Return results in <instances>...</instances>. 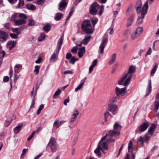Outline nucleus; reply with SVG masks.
<instances>
[{
    "instance_id": "obj_1",
    "label": "nucleus",
    "mask_w": 159,
    "mask_h": 159,
    "mask_svg": "<svg viewBox=\"0 0 159 159\" xmlns=\"http://www.w3.org/2000/svg\"><path fill=\"white\" fill-rule=\"evenodd\" d=\"M142 6V3L141 1L139 0L137 2L135 7L137 13L139 14L141 13L142 16L141 17H139L138 18L137 23L138 24H140L142 23L143 19L144 18V16L148 12V6L147 2H145L142 8V10H141Z\"/></svg>"
},
{
    "instance_id": "obj_2",
    "label": "nucleus",
    "mask_w": 159,
    "mask_h": 159,
    "mask_svg": "<svg viewBox=\"0 0 159 159\" xmlns=\"http://www.w3.org/2000/svg\"><path fill=\"white\" fill-rule=\"evenodd\" d=\"M81 27L83 30L87 34H92L93 32L91 24L89 20H84L82 24Z\"/></svg>"
},
{
    "instance_id": "obj_3",
    "label": "nucleus",
    "mask_w": 159,
    "mask_h": 159,
    "mask_svg": "<svg viewBox=\"0 0 159 159\" xmlns=\"http://www.w3.org/2000/svg\"><path fill=\"white\" fill-rule=\"evenodd\" d=\"M132 77V75H128L125 74L120 80L118 82L119 85H123L126 86L129 84V82Z\"/></svg>"
},
{
    "instance_id": "obj_4",
    "label": "nucleus",
    "mask_w": 159,
    "mask_h": 159,
    "mask_svg": "<svg viewBox=\"0 0 159 159\" xmlns=\"http://www.w3.org/2000/svg\"><path fill=\"white\" fill-rule=\"evenodd\" d=\"M19 17L20 19L16 20L14 22L16 25H21L25 23L27 17L25 14L20 13L19 15Z\"/></svg>"
},
{
    "instance_id": "obj_5",
    "label": "nucleus",
    "mask_w": 159,
    "mask_h": 159,
    "mask_svg": "<svg viewBox=\"0 0 159 159\" xmlns=\"http://www.w3.org/2000/svg\"><path fill=\"white\" fill-rule=\"evenodd\" d=\"M99 6L98 3L95 2L91 6V8L89 11L90 13L92 15H96L97 14Z\"/></svg>"
},
{
    "instance_id": "obj_6",
    "label": "nucleus",
    "mask_w": 159,
    "mask_h": 159,
    "mask_svg": "<svg viewBox=\"0 0 159 159\" xmlns=\"http://www.w3.org/2000/svg\"><path fill=\"white\" fill-rule=\"evenodd\" d=\"M48 145L51 148L52 151L55 152L57 150V146L55 139L51 138L50 139Z\"/></svg>"
},
{
    "instance_id": "obj_7",
    "label": "nucleus",
    "mask_w": 159,
    "mask_h": 159,
    "mask_svg": "<svg viewBox=\"0 0 159 159\" xmlns=\"http://www.w3.org/2000/svg\"><path fill=\"white\" fill-rule=\"evenodd\" d=\"M108 42V39L107 38L104 39L102 41L99 48V51L102 54L104 53V48Z\"/></svg>"
},
{
    "instance_id": "obj_8",
    "label": "nucleus",
    "mask_w": 159,
    "mask_h": 159,
    "mask_svg": "<svg viewBox=\"0 0 159 159\" xmlns=\"http://www.w3.org/2000/svg\"><path fill=\"white\" fill-rule=\"evenodd\" d=\"M79 114V112L77 110H75L74 111L71 115V117L70 120L69 122L70 123H73L76 120Z\"/></svg>"
},
{
    "instance_id": "obj_9",
    "label": "nucleus",
    "mask_w": 159,
    "mask_h": 159,
    "mask_svg": "<svg viewBox=\"0 0 159 159\" xmlns=\"http://www.w3.org/2000/svg\"><path fill=\"white\" fill-rule=\"evenodd\" d=\"M108 106L109 111H111L114 115L116 114L118 110L117 106L113 104H110Z\"/></svg>"
},
{
    "instance_id": "obj_10",
    "label": "nucleus",
    "mask_w": 159,
    "mask_h": 159,
    "mask_svg": "<svg viewBox=\"0 0 159 159\" xmlns=\"http://www.w3.org/2000/svg\"><path fill=\"white\" fill-rule=\"evenodd\" d=\"M126 89V87L120 89L117 87H116L115 88V93L117 96H119L125 93Z\"/></svg>"
},
{
    "instance_id": "obj_11",
    "label": "nucleus",
    "mask_w": 159,
    "mask_h": 159,
    "mask_svg": "<svg viewBox=\"0 0 159 159\" xmlns=\"http://www.w3.org/2000/svg\"><path fill=\"white\" fill-rule=\"evenodd\" d=\"M63 39L62 37H60L59 39L57 44L56 48V52L57 53H58L60 49L61 46L63 43Z\"/></svg>"
},
{
    "instance_id": "obj_12",
    "label": "nucleus",
    "mask_w": 159,
    "mask_h": 159,
    "mask_svg": "<svg viewBox=\"0 0 159 159\" xmlns=\"http://www.w3.org/2000/svg\"><path fill=\"white\" fill-rule=\"evenodd\" d=\"M16 43V42L12 40L10 41L7 44V47L9 50H11L15 46Z\"/></svg>"
},
{
    "instance_id": "obj_13",
    "label": "nucleus",
    "mask_w": 159,
    "mask_h": 159,
    "mask_svg": "<svg viewBox=\"0 0 159 159\" xmlns=\"http://www.w3.org/2000/svg\"><path fill=\"white\" fill-rule=\"evenodd\" d=\"M23 124L22 123L18 124L17 126L13 129L14 134H17L19 133L21 129L23 126Z\"/></svg>"
},
{
    "instance_id": "obj_14",
    "label": "nucleus",
    "mask_w": 159,
    "mask_h": 159,
    "mask_svg": "<svg viewBox=\"0 0 159 159\" xmlns=\"http://www.w3.org/2000/svg\"><path fill=\"white\" fill-rule=\"evenodd\" d=\"M66 0H62L59 4V7L58 9L60 11H62L65 8L67 5V3L66 2Z\"/></svg>"
},
{
    "instance_id": "obj_15",
    "label": "nucleus",
    "mask_w": 159,
    "mask_h": 159,
    "mask_svg": "<svg viewBox=\"0 0 159 159\" xmlns=\"http://www.w3.org/2000/svg\"><path fill=\"white\" fill-rule=\"evenodd\" d=\"M120 134V132L114 129L111 130L109 131V136H116Z\"/></svg>"
},
{
    "instance_id": "obj_16",
    "label": "nucleus",
    "mask_w": 159,
    "mask_h": 159,
    "mask_svg": "<svg viewBox=\"0 0 159 159\" xmlns=\"http://www.w3.org/2000/svg\"><path fill=\"white\" fill-rule=\"evenodd\" d=\"M135 18V15H132L128 19L127 22L126 24L127 27H129L132 24Z\"/></svg>"
},
{
    "instance_id": "obj_17",
    "label": "nucleus",
    "mask_w": 159,
    "mask_h": 159,
    "mask_svg": "<svg viewBox=\"0 0 159 159\" xmlns=\"http://www.w3.org/2000/svg\"><path fill=\"white\" fill-rule=\"evenodd\" d=\"M100 150H102L103 152H104L103 150L102 149L101 147V144H100V143H98L97 148L94 151V153L96 154L98 157L100 156L101 155V153L100 152Z\"/></svg>"
},
{
    "instance_id": "obj_18",
    "label": "nucleus",
    "mask_w": 159,
    "mask_h": 159,
    "mask_svg": "<svg viewBox=\"0 0 159 159\" xmlns=\"http://www.w3.org/2000/svg\"><path fill=\"white\" fill-rule=\"evenodd\" d=\"M7 33L0 30V39H2L3 40L5 41L7 39Z\"/></svg>"
},
{
    "instance_id": "obj_19",
    "label": "nucleus",
    "mask_w": 159,
    "mask_h": 159,
    "mask_svg": "<svg viewBox=\"0 0 159 159\" xmlns=\"http://www.w3.org/2000/svg\"><path fill=\"white\" fill-rule=\"evenodd\" d=\"M148 126V123L145 122L139 127V129L140 131H144L147 129Z\"/></svg>"
},
{
    "instance_id": "obj_20",
    "label": "nucleus",
    "mask_w": 159,
    "mask_h": 159,
    "mask_svg": "<svg viewBox=\"0 0 159 159\" xmlns=\"http://www.w3.org/2000/svg\"><path fill=\"white\" fill-rule=\"evenodd\" d=\"M136 69V67L135 66L133 65L130 66L129 67L128 71L126 74L128 75H132V74L134 72Z\"/></svg>"
},
{
    "instance_id": "obj_21",
    "label": "nucleus",
    "mask_w": 159,
    "mask_h": 159,
    "mask_svg": "<svg viewBox=\"0 0 159 159\" xmlns=\"http://www.w3.org/2000/svg\"><path fill=\"white\" fill-rule=\"evenodd\" d=\"M91 38V36L90 35L85 36L84 38L82 40L83 44L85 45H86L90 41Z\"/></svg>"
},
{
    "instance_id": "obj_22",
    "label": "nucleus",
    "mask_w": 159,
    "mask_h": 159,
    "mask_svg": "<svg viewBox=\"0 0 159 159\" xmlns=\"http://www.w3.org/2000/svg\"><path fill=\"white\" fill-rule=\"evenodd\" d=\"M79 51L78 52V55L80 58H81L83 55L84 53L85 52V48L83 47L79 49Z\"/></svg>"
},
{
    "instance_id": "obj_23",
    "label": "nucleus",
    "mask_w": 159,
    "mask_h": 159,
    "mask_svg": "<svg viewBox=\"0 0 159 159\" xmlns=\"http://www.w3.org/2000/svg\"><path fill=\"white\" fill-rule=\"evenodd\" d=\"M107 143H108L107 141L103 143L102 142L101 143V147L102 150H103V149H105V150H107L108 149V148L107 145Z\"/></svg>"
},
{
    "instance_id": "obj_24",
    "label": "nucleus",
    "mask_w": 159,
    "mask_h": 159,
    "mask_svg": "<svg viewBox=\"0 0 159 159\" xmlns=\"http://www.w3.org/2000/svg\"><path fill=\"white\" fill-rule=\"evenodd\" d=\"M152 91V86H151V80H149L148 84V89L147 90V92L148 93L146 95V96L148 95V94L150 93Z\"/></svg>"
},
{
    "instance_id": "obj_25",
    "label": "nucleus",
    "mask_w": 159,
    "mask_h": 159,
    "mask_svg": "<svg viewBox=\"0 0 159 159\" xmlns=\"http://www.w3.org/2000/svg\"><path fill=\"white\" fill-rule=\"evenodd\" d=\"M116 54L114 53L113 54L111 57V60L108 62V64L109 65H111V64H112L113 63H114L116 60Z\"/></svg>"
},
{
    "instance_id": "obj_26",
    "label": "nucleus",
    "mask_w": 159,
    "mask_h": 159,
    "mask_svg": "<svg viewBox=\"0 0 159 159\" xmlns=\"http://www.w3.org/2000/svg\"><path fill=\"white\" fill-rule=\"evenodd\" d=\"M63 16V14L60 13H57L56 16L54 18L55 20L56 21L60 20Z\"/></svg>"
},
{
    "instance_id": "obj_27",
    "label": "nucleus",
    "mask_w": 159,
    "mask_h": 159,
    "mask_svg": "<svg viewBox=\"0 0 159 159\" xmlns=\"http://www.w3.org/2000/svg\"><path fill=\"white\" fill-rule=\"evenodd\" d=\"M26 7L28 9L31 10H34L36 9V7L34 5L30 3L27 4L26 5Z\"/></svg>"
},
{
    "instance_id": "obj_28",
    "label": "nucleus",
    "mask_w": 159,
    "mask_h": 159,
    "mask_svg": "<svg viewBox=\"0 0 159 159\" xmlns=\"http://www.w3.org/2000/svg\"><path fill=\"white\" fill-rule=\"evenodd\" d=\"M128 150L129 152H132L133 150V142L131 141L129 142L128 146Z\"/></svg>"
},
{
    "instance_id": "obj_29",
    "label": "nucleus",
    "mask_w": 159,
    "mask_h": 159,
    "mask_svg": "<svg viewBox=\"0 0 159 159\" xmlns=\"http://www.w3.org/2000/svg\"><path fill=\"white\" fill-rule=\"evenodd\" d=\"M57 59L56 54L55 53H53L50 57V60L51 61H55L57 60Z\"/></svg>"
},
{
    "instance_id": "obj_30",
    "label": "nucleus",
    "mask_w": 159,
    "mask_h": 159,
    "mask_svg": "<svg viewBox=\"0 0 159 159\" xmlns=\"http://www.w3.org/2000/svg\"><path fill=\"white\" fill-rule=\"evenodd\" d=\"M121 129V126L117 122L114 125V129L120 131Z\"/></svg>"
},
{
    "instance_id": "obj_31",
    "label": "nucleus",
    "mask_w": 159,
    "mask_h": 159,
    "mask_svg": "<svg viewBox=\"0 0 159 159\" xmlns=\"http://www.w3.org/2000/svg\"><path fill=\"white\" fill-rule=\"evenodd\" d=\"M51 28V25L49 24H47L43 27V30L46 32H48L50 30Z\"/></svg>"
},
{
    "instance_id": "obj_32",
    "label": "nucleus",
    "mask_w": 159,
    "mask_h": 159,
    "mask_svg": "<svg viewBox=\"0 0 159 159\" xmlns=\"http://www.w3.org/2000/svg\"><path fill=\"white\" fill-rule=\"evenodd\" d=\"M156 127L155 124H152L148 129V132L150 134H152L153 133V131Z\"/></svg>"
},
{
    "instance_id": "obj_33",
    "label": "nucleus",
    "mask_w": 159,
    "mask_h": 159,
    "mask_svg": "<svg viewBox=\"0 0 159 159\" xmlns=\"http://www.w3.org/2000/svg\"><path fill=\"white\" fill-rule=\"evenodd\" d=\"M143 29L142 27H139L137 28L135 32L137 33L138 35H139L142 33Z\"/></svg>"
},
{
    "instance_id": "obj_34",
    "label": "nucleus",
    "mask_w": 159,
    "mask_h": 159,
    "mask_svg": "<svg viewBox=\"0 0 159 159\" xmlns=\"http://www.w3.org/2000/svg\"><path fill=\"white\" fill-rule=\"evenodd\" d=\"M158 67V65L157 64H155L153 67V68L151 72V75L153 76L154 74L155 73Z\"/></svg>"
},
{
    "instance_id": "obj_35",
    "label": "nucleus",
    "mask_w": 159,
    "mask_h": 159,
    "mask_svg": "<svg viewBox=\"0 0 159 159\" xmlns=\"http://www.w3.org/2000/svg\"><path fill=\"white\" fill-rule=\"evenodd\" d=\"M28 21L29 23L28 24V25L29 26H33L35 24V21L32 19H30Z\"/></svg>"
},
{
    "instance_id": "obj_36",
    "label": "nucleus",
    "mask_w": 159,
    "mask_h": 159,
    "mask_svg": "<svg viewBox=\"0 0 159 159\" xmlns=\"http://www.w3.org/2000/svg\"><path fill=\"white\" fill-rule=\"evenodd\" d=\"M61 89H58L54 93L53 95V98H57L61 93Z\"/></svg>"
},
{
    "instance_id": "obj_37",
    "label": "nucleus",
    "mask_w": 159,
    "mask_h": 159,
    "mask_svg": "<svg viewBox=\"0 0 159 159\" xmlns=\"http://www.w3.org/2000/svg\"><path fill=\"white\" fill-rule=\"evenodd\" d=\"M45 37V34L44 33H43L38 38L39 42H42L44 40Z\"/></svg>"
},
{
    "instance_id": "obj_38",
    "label": "nucleus",
    "mask_w": 159,
    "mask_h": 159,
    "mask_svg": "<svg viewBox=\"0 0 159 159\" xmlns=\"http://www.w3.org/2000/svg\"><path fill=\"white\" fill-rule=\"evenodd\" d=\"M44 108V105L43 104H41L39 107L38 109L37 110V114L38 115H39L41 111L42 110L43 108Z\"/></svg>"
},
{
    "instance_id": "obj_39",
    "label": "nucleus",
    "mask_w": 159,
    "mask_h": 159,
    "mask_svg": "<svg viewBox=\"0 0 159 159\" xmlns=\"http://www.w3.org/2000/svg\"><path fill=\"white\" fill-rule=\"evenodd\" d=\"M139 35H138L135 32L131 34V39L132 40H134L136 39L139 36Z\"/></svg>"
},
{
    "instance_id": "obj_40",
    "label": "nucleus",
    "mask_w": 159,
    "mask_h": 159,
    "mask_svg": "<svg viewBox=\"0 0 159 159\" xmlns=\"http://www.w3.org/2000/svg\"><path fill=\"white\" fill-rule=\"evenodd\" d=\"M155 108L154 109V111L156 112L159 107V102L155 101Z\"/></svg>"
},
{
    "instance_id": "obj_41",
    "label": "nucleus",
    "mask_w": 159,
    "mask_h": 159,
    "mask_svg": "<svg viewBox=\"0 0 159 159\" xmlns=\"http://www.w3.org/2000/svg\"><path fill=\"white\" fill-rule=\"evenodd\" d=\"M24 5V2L23 0H19V3L16 6V8H19L20 7L23 6Z\"/></svg>"
},
{
    "instance_id": "obj_42",
    "label": "nucleus",
    "mask_w": 159,
    "mask_h": 159,
    "mask_svg": "<svg viewBox=\"0 0 159 159\" xmlns=\"http://www.w3.org/2000/svg\"><path fill=\"white\" fill-rule=\"evenodd\" d=\"M12 30L13 31L16 32L18 35L20 34L21 31V29L19 28H13Z\"/></svg>"
},
{
    "instance_id": "obj_43",
    "label": "nucleus",
    "mask_w": 159,
    "mask_h": 159,
    "mask_svg": "<svg viewBox=\"0 0 159 159\" xmlns=\"http://www.w3.org/2000/svg\"><path fill=\"white\" fill-rule=\"evenodd\" d=\"M36 92H34V88H33V90L31 92V97H33L34 98L35 97L36 95V92L37 91V89L39 88V86H37V85H36Z\"/></svg>"
},
{
    "instance_id": "obj_44",
    "label": "nucleus",
    "mask_w": 159,
    "mask_h": 159,
    "mask_svg": "<svg viewBox=\"0 0 159 159\" xmlns=\"http://www.w3.org/2000/svg\"><path fill=\"white\" fill-rule=\"evenodd\" d=\"M84 85V83H81L80 85H79L77 87H76L75 89V91L76 92L77 91L81 89H82L83 85Z\"/></svg>"
},
{
    "instance_id": "obj_45",
    "label": "nucleus",
    "mask_w": 159,
    "mask_h": 159,
    "mask_svg": "<svg viewBox=\"0 0 159 159\" xmlns=\"http://www.w3.org/2000/svg\"><path fill=\"white\" fill-rule=\"evenodd\" d=\"M18 13H15L14 15H12L11 17V20L12 21H13L14 22L15 21V20H16V19L18 17Z\"/></svg>"
},
{
    "instance_id": "obj_46",
    "label": "nucleus",
    "mask_w": 159,
    "mask_h": 159,
    "mask_svg": "<svg viewBox=\"0 0 159 159\" xmlns=\"http://www.w3.org/2000/svg\"><path fill=\"white\" fill-rule=\"evenodd\" d=\"M40 69V67L39 66H36L35 67V69L34 71L36 72V75H38L39 73V70Z\"/></svg>"
},
{
    "instance_id": "obj_47",
    "label": "nucleus",
    "mask_w": 159,
    "mask_h": 159,
    "mask_svg": "<svg viewBox=\"0 0 159 159\" xmlns=\"http://www.w3.org/2000/svg\"><path fill=\"white\" fill-rule=\"evenodd\" d=\"M77 59L75 58L74 57H73L70 61L69 62L70 64H74L75 63V61H77Z\"/></svg>"
},
{
    "instance_id": "obj_48",
    "label": "nucleus",
    "mask_w": 159,
    "mask_h": 159,
    "mask_svg": "<svg viewBox=\"0 0 159 159\" xmlns=\"http://www.w3.org/2000/svg\"><path fill=\"white\" fill-rule=\"evenodd\" d=\"M18 34H14L11 33L10 34V36L13 39H17L18 38Z\"/></svg>"
},
{
    "instance_id": "obj_49",
    "label": "nucleus",
    "mask_w": 159,
    "mask_h": 159,
    "mask_svg": "<svg viewBox=\"0 0 159 159\" xmlns=\"http://www.w3.org/2000/svg\"><path fill=\"white\" fill-rule=\"evenodd\" d=\"M78 50V47H74L71 50V52L75 53H76Z\"/></svg>"
},
{
    "instance_id": "obj_50",
    "label": "nucleus",
    "mask_w": 159,
    "mask_h": 159,
    "mask_svg": "<svg viewBox=\"0 0 159 159\" xmlns=\"http://www.w3.org/2000/svg\"><path fill=\"white\" fill-rule=\"evenodd\" d=\"M35 131H34L33 132L32 134L27 139V140L28 141H30L31 139H32L33 136H34V134L35 133Z\"/></svg>"
},
{
    "instance_id": "obj_51",
    "label": "nucleus",
    "mask_w": 159,
    "mask_h": 159,
    "mask_svg": "<svg viewBox=\"0 0 159 159\" xmlns=\"http://www.w3.org/2000/svg\"><path fill=\"white\" fill-rule=\"evenodd\" d=\"M83 44V41H77L76 43V45L80 47Z\"/></svg>"
},
{
    "instance_id": "obj_52",
    "label": "nucleus",
    "mask_w": 159,
    "mask_h": 159,
    "mask_svg": "<svg viewBox=\"0 0 159 159\" xmlns=\"http://www.w3.org/2000/svg\"><path fill=\"white\" fill-rule=\"evenodd\" d=\"M58 120H57L55 121L54 122L53 124V126L56 127V128H58L59 127V126H58Z\"/></svg>"
},
{
    "instance_id": "obj_53",
    "label": "nucleus",
    "mask_w": 159,
    "mask_h": 159,
    "mask_svg": "<svg viewBox=\"0 0 159 159\" xmlns=\"http://www.w3.org/2000/svg\"><path fill=\"white\" fill-rule=\"evenodd\" d=\"M130 30H125L124 34L125 35H126V36H127L130 34Z\"/></svg>"
},
{
    "instance_id": "obj_54",
    "label": "nucleus",
    "mask_w": 159,
    "mask_h": 159,
    "mask_svg": "<svg viewBox=\"0 0 159 159\" xmlns=\"http://www.w3.org/2000/svg\"><path fill=\"white\" fill-rule=\"evenodd\" d=\"M139 141L141 143V144H143L144 142L143 138L142 136H140L139 138Z\"/></svg>"
},
{
    "instance_id": "obj_55",
    "label": "nucleus",
    "mask_w": 159,
    "mask_h": 159,
    "mask_svg": "<svg viewBox=\"0 0 159 159\" xmlns=\"http://www.w3.org/2000/svg\"><path fill=\"white\" fill-rule=\"evenodd\" d=\"M107 134L104 137H102L101 140H100V141L99 142V143H100V144H101V143L102 142V141L105 139L107 137Z\"/></svg>"
},
{
    "instance_id": "obj_56",
    "label": "nucleus",
    "mask_w": 159,
    "mask_h": 159,
    "mask_svg": "<svg viewBox=\"0 0 159 159\" xmlns=\"http://www.w3.org/2000/svg\"><path fill=\"white\" fill-rule=\"evenodd\" d=\"M117 99V97H113L110 99V101L111 102H115L116 101Z\"/></svg>"
},
{
    "instance_id": "obj_57",
    "label": "nucleus",
    "mask_w": 159,
    "mask_h": 159,
    "mask_svg": "<svg viewBox=\"0 0 159 159\" xmlns=\"http://www.w3.org/2000/svg\"><path fill=\"white\" fill-rule=\"evenodd\" d=\"M98 62V61L97 59L94 60L92 63V64L91 65L92 66L94 67L97 65Z\"/></svg>"
},
{
    "instance_id": "obj_58",
    "label": "nucleus",
    "mask_w": 159,
    "mask_h": 159,
    "mask_svg": "<svg viewBox=\"0 0 159 159\" xmlns=\"http://www.w3.org/2000/svg\"><path fill=\"white\" fill-rule=\"evenodd\" d=\"M145 138L144 139L145 141V142L147 141L150 138V136H149L148 134H146L145 135Z\"/></svg>"
},
{
    "instance_id": "obj_59",
    "label": "nucleus",
    "mask_w": 159,
    "mask_h": 159,
    "mask_svg": "<svg viewBox=\"0 0 159 159\" xmlns=\"http://www.w3.org/2000/svg\"><path fill=\"white\" fill-rule=\"evenodd\" d=\"M45 0H38L37 3L39 5H41L42 4Z\"/></svg>"
},
{
    "instance_id": "obj_60",
    "label": "nucleus",
    "mask_w": 159,
    "mask_h": 159,
    "mask_svg": "<svg viewBox=\"0 0 159 159\" xmlns=\"http://www.w3.org/2000/svg\"><path fill=\"white\" fill-rule=\"evenodd\" d=\"M19 76L17 75L16 74H14V81L15 82H16L17 80L18 79Z\"/></svg>"
},
{
    "instance_id": "obj_61",
    "label": "nucleus",
    "mask_w": 159,
    "mask_h": 159,
    "mask_svg": "<svg viewBox=\"0 0 159 159\" xmlns=\"http://www.w3.org/2000/svg\"><path fill=\"white\" fill-rule=\"evenodd\" d=\"M91 21L93 25L94 26V25L97 22L98 20L96 19H92V20Z\"/></svg>"
},
{
    "instance_id": "obj_62",
    "label": "nucleus",
    "mask_w": 159,
    "mask_h": 159,
    "mask_svg": "<svg viewBox=\"0 0 159 159\" xmlns=\"http://www.w3.org/2000/svg\"><path fill=\"white\" fill-rule=\"evenodd\" d=\"M71 57L72 55L70 53H67L66 56V58L67 59H69Z\"/></svg>"
},
{
    "instance_id": "obj_63",
    "label": "nucleus",
    "mask_w": 159,
    "mask_h": 159,
    "mask_svg": "<svg viewBox=\"0 0 159 159\" xmlns=\"http://www.w3.org/2000/svg\"><path fill=\"white\" fill-rule=\"evenodd\" d=\"M152 50L151 48H149V49L148 50V51L147 52L145 56H147L148 55H150L152 53Z\"/></svg>"
},
{
    "instance_id": "obj_64",
    "label": "nucleus",
    "mask_w": 159,
    "mask_h": 159,
    "mask_svg": "<svg viewBox=\"0 0 159 159\" xmlns=\"http://www.w3.org/2000/svg\"><path fill=\"white\" fill-rule=\"evenodd\" d=\"M9 78L7 76H5L4 77L3 80L4 82H7L8 81Z\"/></svg>"
}]
</instances>
